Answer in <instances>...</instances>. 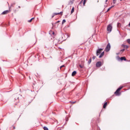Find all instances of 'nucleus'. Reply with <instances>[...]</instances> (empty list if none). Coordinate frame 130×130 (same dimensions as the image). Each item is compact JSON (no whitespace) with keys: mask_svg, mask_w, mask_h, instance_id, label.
Here are the masks:
<instances>
[{"mask_svg":"<svg viewBox=\"0 0 130 130\" xmlns=\"http://www.w3.org/2000/svg\"><path fill=\"white\" fill-rule=\"evenodd\" d=\"M31 20H34V18H32L31 19Z\"/></svg>","mask_w":130,"mask_h":130,"instance_id":"obj_28","label":"nucleus"},{"mask_svg":"<svg viewBox=\"0 0 130 130\" xmlns=\"http://www.w3.org/2000/svg\"><path fill=\"white\" fill-rule=\"evenodd\" d=\"M82 2H83V1H81V3H82Z\"/></svg>","mask_w":130,"mask_h":130,"instance_id":"obj_34","label":"nucleus"},{"mask_svg":"<svg viewBox=\"0 0 130 130\" xmlns=\"http://www.w3.org/2000/svg\"><path fill=\"white\" fill-rule=\"evenodd\" d=\"M108 2V0H106V3H107Z\"/></svg>","mask_w":130,"mask_h":130,"instance_id":"obj_29","label":"nucleus"},{"mask_svg":"<svg viewBox=\"0 0 130 130\" xmlns=\"http://www.w3.org/2000/svg\"><path fill=\"white\" fill-rule=\"evenodd\" d=\"M113 7H114V5H113L112 7H110L108 10L107 12H109V11H110V10H111V9H112V8H113Z\"/></svg>","mask_w":130,"mask_h":130,"instance_id":"obj_11","label":"nucleus"},{"mask_svg":"<svg viewBox=\"0 0 130 130\" xmlns=\"http://www.w3.org/2000/svg\"><path fill=\"white\" fill-rule=\"evenodd\" d=\"M18 8L20 9V6H19Z\"/></svg>","mask_w":130,"mask_h":130,"instance_id":"obj_33","label":"nucleus"},{"mask_svg":"<svg viewBox=\"0 0 130 130\" xmlns=\"http://www.w3.org/2000/svg\"><path fill=\"white\" fill-rule=\"evenodd\" d=\"M96 66L97 68H100V67L102 66V62H101V61H98L96 62Z\"/></svg>","mask_w":130,"mask_h":130,"instance_id":"obj_5","label":"nucleus"},{"mask_svg":"<svg viewBox=\"0 0 130 130\" xmlns=\"http://www.w3.org/2000/svg\"><path fill=\"white\" fill-rule=\"evenodd\" d=\"M127 42L130 44V39L127 40Z\"/></svg>","mask_w":130,"mask_h":130,"instance_id":"obj_21","label":"nucleus"},{"mask_svg":"<svg viewBox=\"0 0 130 130\" xmlns=\"http://www.w3.org/2000/svg\"><path fill=\"white\" fill-rule=\"evenodd\" d=\"M101 50H103L102 49H99L97 51H96V55L97 56H98V55H99V54H100L101 53Z\"/></svg>","mask_w":130,"mask_h":130,"instance_id":"obj_6","label":"nucleus"},{"mask_svg":"<svg viewBox=\"0 0 130 130\" xmlns=\"http://www.w3.org/2000/svg\"><path fill=\"white\" fill-rule=\"evenodd\" d=\"M44 130H48V128H47V127H44Z\"/></svg>","mask_w":130,"mask_h":130,"instance_id":"obj_20","label":"nucleus"},{"mask_svg":"<svg viewBox=\"0 0 130 130\" xmlns=\"http://www.w3.org/2000/svg\"><path fill=\"white\" fill-rule=\"evenodd\" d=\"M53 35H54V32H52Z\"/></svg>","mask_w":130,"mask_h":130,"instance_id":"obj_30","label":"nucleus"},{"mask_svg":"<svg viewBox=\"0 0 130 130\" xmlns=\"http://www.w3.org/2000/svg\"><path fill=\"white\" fill-rule=\"evenodd\" d=\"M105 50V51H106V52H108V51H109L110 50V44L109 43L107 45V47Z\"/></svg>","mask_w":130,"mask_h":130,"instance_id":"obj_3","label":"nucleus"},{"mask_svg":"<svg viewBox=\"0 0 130 130\" xmlns=\"http://www.w3.org/2000/svg\"><path fill=\"white\" fill-rule=\"evenodd\" d=\"M106 106H107V102H106L103 106L104 108H106Z\"/></svg>","mask_w":130,"mask_h":130,"instance_id":"obj_9","label":"nucleus"},{"mask_svg":"<svg viewBox=\"0 0 130 130\" xmlns=\"http://www.w3.org/2000/svg\"><path fill=\"white\" fill-rule=\"evenodd\" d=\"M62 12L60 13H54V16H56L57 15H59V14H62Z\"/></svg>","mask_w":130,"mask_h":130,"instance_id":"obj_12","label":"nucleus"},{"mask_svg":"<svg viewBox=\"0 0 130 130\" xmlns=\"http://www.w3.org/2000/svg\"><path fill=\"white\" fill-rule=\"evenodd\" d=\"M125 49H123L122 50H120V52H123V51H124Z\"/></svg>","mask_w":130,"mask_h":130,"instance_id":"obj_22","label":"nucleus"},{"mask_svg":"<svg viewBox=\"0 0 130 130\" xmlns=\"http://www.w3.org/2000/svg\"><path fill=\"white\" fill-rule=\"evenodd\" d=\"M63 67H64V65H62V66H61V67H60V68L61 69V68H63Z\"/></svg>","mask_w":130,"mask_h":130,"instance_id":"obj_27","label":"nucleus"},{"mask_svg":"<svg viewBox=\"0 0 130 130\" xmlns=\"http://www.w3.org/2000/svg\"><path fill=\"white\" fill-rule=\"evenodd\" d=\"M117 26H118V27H120V23H118L117 24Z\"/></svg>","mask_w":130,"mask_h":130,"instance_id":"obj_24","label":"nucleus"},{"mask_svg":"<svg viewBox=\"0 0 130 130\" xmlns=\"http://www.w3.org/2000/svg\"><path fill=\"white\" fill-rule=\"evenodd\" d=\"M122 88H123V86H120L119 87V88H118L116 91L115 92V94L117 95V96H119V91H120V90L121 89H122Z\"/></svg>","mask_w":130,"mask_h":130,"instance_id":"obj_1","label":"nucleus"},{"mask_svg":"<svg viewBox=\"0 0 130 130\" xmlns=\"http://www.w3.org/2000/svg\"><path fill=\"white\" fill-rule=\"evenodd\" d=\"M64 23H66V20H65V19H63V20H62V24H64Z\"/></svg>","mask_w":130,"mask_h":130,"instance_id":"obj_18","label":"nucleus"},{"mask_svg":"<svg viewBox=\"0 0 130 130\" xmlns=\"http://www.w3.org/2000/svg\"><path fill=\"white\" fill-rule=\"evenodd\" d=\"M107 30L108 31V32H109V33H110V32L112 31V25H111V24H109L107 26Z\"/></svg>","mask_w":130,"mask_h":130,"instance_id":"obj_2","label":"nucleus"},{"mask_svg":"<svg viewBox=\"0 0 130 130\" xmlns=\"http://www.w3.org/2000/svg\"><path fill=\"white\" fill-rule=\"evenodd\" d=\"M80 68H81V69H83V68H84V66L83 65H79Z\"/></svg>","mask_w":130,"mask_h":130,"instance_id":"obj_19","label":"nucleus"},{"mask_svg":"<svg viewBox=\"0 0 130 130\" xmlns=\"http://www.w3.org/2000/svg\"><path fill=\"white\" fill-rule=\"evenodd\" d=\"M120 1H122V0H120Z\"/></svg>","mask_w":130,"mask_h":130,"instance_id":"obj_35","label":"nucleus"},{"mask_svg":"<svg viewBox=\"0 0 130 130\" xmlns=\"http://www.w3.org/2000/svg\"><path fill=\"white\" fill-rule=\"evenodd\" d=\"M28 23H31V22H32V19L28 20Z\"/></svg>","mask_w":130,"mask_h":130,"instance_id":"obj_23","label":"nucleus"},{"mask_svg":"<svg viewBox=\"0 0 130 130\" xmlns=\"http://www.w3.org/2000/svg\"><path fill=\"white\" fill-rule=\"evenodd\" d=\"M113 4L115 5V4H116V0H113Z\"/></svg>","mask_w":130,"mask_h":130,"instance_id":"obj_16","label":"nucleus"},{"mask_svg":"<svg viewBox=\"0 0 130 130\" xmlns=\"http://www.w3.org/2000/svg\"><path fill=\"white\" fill-rule=\"evenodd\" d=\"M77 74V72L76 71H74L72 74V77H74V76H76V74Z\"/></svg>","mask_w":130,"mask_h":130,"instance_id":"obj_7","label":"nucleus"},{"mask_svg":"<svg viewBox=\"0 0 130 130\" xmlns=\"http://www.w3.org/2000/svg\"><path fill=\"white\" fill-rule=\"evenodd\" d=\"M120 59L121 60H126V58H125V57H121V58H120Z\"/></svg>","mask_w":130,"mask_h":130,"instance_id":"obj_10","label":"nucleus"},{"mask_svg":"<svg viewBox=\"0 0 130 130\" xmlns=\"http://www.w3.org/2000/svg\"><path fill=\"white\" fill-rule=\"evenodd\" d=\"M124 48H128V47L127 45H122V46Z\"/></svg>","mask_w":130,"mask_h":130,"instance_id":"obj_13","label":"nucleus"},{"mask_svg":"<svg viewBox=\"0 0 130 130\" xmlns=\"http://www.w3.org/2000/svg\"><path fill=\"white\" fill-rule=\"evenodd\" d=\"M58 23H59V21H57Z\"/></svg>","mask_w":130,"mask_h":130,"instance_id":"obj_32","label":"nucleus"},{"mask_svg":"<svg viewBox=\"0 0 130 130\" xmlns=\"http://www.w3.org/2000/svg\"><path fill=\"white\" fill-rule=\"evenodd\" d=\"M74 12H75V8L73 7L71 10V14H73V13H74Z\"/></svg>","mask_w":130,"mask_h":130,"instance_id":"obj_14","label":"nucleus"},{"mask_svg":"<svg viewBox=\"0 0 130 130\" xmlns=\"http://www.w3.org/2000/svg\"><path fill=\"white\" fill-rule=\"evenodd\" d=\"M96 58V56H93L92 57V59H95Z\"/></svg>","mask_w":130,"mask_h":130,"instance_id":"obj_25","label":"nucleus"},{"mask_svg":"<svg viewBox=\"0 0 130 130\" xmlns=\"http://www.w3.org/2000/svg\"><path fill=\"white\" fill-rule=\"evenodd\" d=\"M70 5H72V4H73V2L72 1H71L69 3Z\"/></svg>","mask_w":130,"mask_h":130,"instance_id":"obj_26","label":"nucleus"},{"mask_svg":"<svg viewBox=\"0 0 130 130\" xmlns=\"http://www.w3.org/2000/svg\"><path fill=\"white\" fill-rule=\"evenodd\" d=\"M103 55H104V52H103L101 53V54H100L99 58H101V57H102L103 56Z\"/></svg>","mask_w":130,"mask_h":130,"instance_id":"obj_8","label":"nucleus"},{"mask_svg":"<svg viewBox=\"0 0 130 130\" xmlns=\"http://www.w3.org/2000/svg\"><path fill=\"white\" fill-rule=\"evenodd\" d=\"M91 61H92V59L90 58L89 59L88 61V63L89 64H90L91 63Z\"/></svg>","mask_w":130,"mask_h":130,"instance_id":"obj_15","label":"nucleus"},{"mask_svg":"<svg viewBox=\"0 0 130 130\" xmlns=\"http://www.w3.org/2000/svg\"><path fill=\"white\" fill-rule=\"evenodd\" d=\"M11 12V7H9V10H6L4 11L2 14V15H7V14H8V13H10Z\"/></svg>","mask_w":130,"mask_h":130,"instance_id":"obj_4","label":"nucleus"},{"mask_svg":"<svg viewBox=\"0 0 130 130\" xmlns=\"http://www.w3.org/2000/svg\"><path fill=\"white\" fill-rule=\"evenodd\" d=\"M86 0H84L83 1V6H85V5L86 4Z\"/></svg>","mask_w":130,"mask_h":130,"instance_id":"obj_17","label":"nucleus"},{"mask_svg":"<svg viewBox=\"0 0 130 130\" xmlns=\"http://www.w3.org/2000/svg\"><path fill=\"white\" fill-rule=\"evenodd\" d=\"M73 103H76V102H74Z\"/></svg>","mask_w":130,"mask_h":130,"instance_id":"obj_31","label":"nucleus"}]
</instances>
